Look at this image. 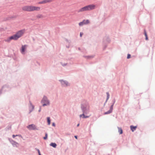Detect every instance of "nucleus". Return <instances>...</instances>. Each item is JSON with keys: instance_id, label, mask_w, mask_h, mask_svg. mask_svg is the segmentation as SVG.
I'll return each mask as SVG.
<instances>
[{"instance_id": "1", "label": "nucleus", "mask_w": 155, "mask_h": 155, "mask_svg": "<svg viewBox=\"0 0 155 155\" xmlns=\"http://www.w3.org/2000/svg\"><path fill=\"white\" fill-rule=\"evenodd\" d=\"M25 32V30H22L18 31L15 35L7 38L5 40V42H9L11 40H14L15 41L17 40L19 38L21 37Z\"/></svg>"}, {"instance_id": "2", "label": "nucleus", "mask_w": 155, "mask_h": 155, "mask_svg": "<svg viewBox=\"0 0 155 155\" xmlns=\"http://www.w3.org/2000/svg\"><path fill=\"white\" fill-rule=\"evenodd\" d=\"M96 5L94 4H91L81 8L78 11V12H84L87 11H90L95 8Z\"/></svg>"}, {"instance_id": "3", "label": "nucleus", "mask_w": 155, "mask_h": 155, "mask_svg": "<svg viewBox=\"0 0 155 155\" xmlns=\"http://www.w3.org/2000/svg\"><path fill=\"white\" fill-rule=\"evenodd\" d=\"M81 108L84 113L87 114L89 111V106L87 104L82 105Z\"/></svg>"}, {"instance_id": "4", "label": "nucleus", "mask_w": 155, "mask_h": 155, "mask_svg": "<svg viewBox=\"0 0 155 155\" xmlns=\"http://www.w3.org/2000/svg\"><path fill=\"white\" fill-rule=\"evenodd\" d=\"M41 102L43 106L48 105L49 104V101L48 100L47 97L45 96H44L43 97L41 101Z\"/></svg>"}, {"instance_id": "5", "label": "nucleus", "mask_w": 155, "mask_h": 155, "mask_svg": "<svg viewBox=\"0 0 155 155\" xmlns=\"http://www.w3.org/2000/svg\"><path fill=\"white\" fill-rule=\"evenodd\" d=\"M22 9L23 11L31 12V6H24L22 8Z\"/></svg>"}, {"instance_id": "6", "label": "nucleus", "mask_w": 155, "mask_h": 155, "mask_svg": "<svg viewBox=\"0 0 155 155\" xmlns=\"http://www.w3.org/2000/svg\"><path fill=\"white\" fill-rule=\"evenodd\" d=\"M27 45H22L21 47V48L20 50L21 53L23 54H25V51L27 48Z\"/></svg>"}, {"instance_id": "7", "label": "nucleus", "mask_w": 155, "mask_h": 155, "mask_svg": "<svg viewBox=\"0 0 155 155\" xmlns=\"http://www.w3.org/2000/svg\"><path fill=\"white\" fill-rule=\"evenodd\" d=\"M27 128L29 130H34L36 129V127L34 124L29 125L27 126Z\"/></svg>"}, {"instance_id": "8", "label": "nucleus", "mask_w": 155, "mask_h": 155, "mask_svg": "<svg viewBox=\"0 0 155 155\" xmlns=\"http://www.w3.org/2000/svg\"><path fill=\"white\" fill-rule=\"evenodd\" d=\"M41 9V8L39 7H36L31 6V11H39Z\"/></svg>"}, {"instance_id": "9", "label": "nucleus", "mask_w": 155, "mask_h": 155, "mask_svg": "<svg viewBox=\"0 0 155 155\" xmlns=\"http://www.w3.org/2000/svg\"><path fill=\"white\" fill-rule=\"evenodd\" d=\"M53 0H44L41 2H38V4H43L48 3L51 2Z\"/></svg>"}, {"instance_id": "10", "label": "nucleus", "mask_w": 155, "mask_h": 155, "mask_svg": "<svg viewBox=\"0 0 155 155\" xmlns=\"http://www.w3.org/2000/svg\"><path fill=\"white\" fill-rule=\"evenodd\" d=\"M112 109H113V105H112L110 109L108 111L105 112L104 113V114H110L112 112Z\"/></svg>"}, {"instance_id": "11", "label": "nucleus", "mask_w": 155, "mask_h": 155, "mask_svg": "<svg viewBox=\"0 0 155 155\" xmlns=\"http://www.w3.org/2000/svg\"><path fill=\"white\" fill-rule=\"evenodd\" d=\"M12 144L14 147H18L19 145V144L18 143L14 141H13V143H12Z\"/></svg>"}, {"instance_id": "12", "label": "nucleus", "mask_w": 155, "mask_h": 155, "mask_svg": "<svg viewBox=\"0 0 155 155\" xmlns=\"http://www.w3.org/2000/svg\"><path fill=\"white\" fill-rule=\"evenodd\" d=\"M61 83L64 86H67L68 85V83L66 81H61Z\"/></svg>"}, {"instance_id": "13", "label": "nucleus", "mask_w": 155, "mask_h": 155, "mask_svg": "<svg viewBox=\"0 0 155 155\" xmlns=\"http://www.w3.org/2000/svg\"><path fill=\"white\" fill-rule=\"evenodd\" d=\"M137 127V126H130L131 130H132V132H134L135 130Z\"/></svg>"}, {"instance_id": "14", "label": "nucleus", "mask_w": 155, "mask_h": 155, "mask_svg": "<svg viewBox=\"0 0 155 155\" xmlns=\"http://www.w3.org/2000/svg\"><path fill=\"white\" fill-rule=\"evenodd\" d=\"M85 113H83V114H81L80 115V117H83V118H87L89 117V116H85L84 114Z\"/></svg>"}, {"instance_id": "15", "label": "nucleus", "mask_w": 155, "mask_h": 155, "mask_svg": "<svg viewBox=\"0 0 155 155\" xmlns=\"http://www.w3.org/2000/svg\"><path fill=\"white\" fill-rule=\"evenodd\" d=\"M36 17L38 18H43V16L41 14H38L36 16Z\"/></svg>"}, {"instance_id": "16", "label": "nucleus", "mask_w": 155, "mask_h": 155, "mask_svg": "<svg viewBox=\"0 0 155 155\" xmlns=\"http://www.w3.org/2000/svg\"><path fill=\"white\" fill-rule=\"evenodd\" d=\"M118 132L120 134H122L123 133V130L120 127H118Z\"/></svg>"}, {"instance_id": "17", "label": "nucleus", "mask_w": 155, "mask_h": 155, "mask_svg": "<svg viewBox=\"0 0 155 155\" xmlns=\"http://www.w3.org/2000/svg\"><path fill=\"white\" fill-rule=\"evenodd\" d=\"M50 145L54 147L55 148L57 146V144L55 143H51L50 144Z\"/></svg>"}, {"instance_id": "18", "label": "nucleus", "mask_w": 155, "mask_h": 155, "mask_svg": "<svg viewBox=\"0 0 155 155\" xmlns=\"http://www.w3.org/2000/svg\"><path fill=\"white\" fill-rule=\"evenodd\" d=\"M12 136L13 138H14L15 137H17V136H18L19 137H21L22 138V136L21 135H13Z\"/></svg>"}, {"instance_id": "19", "label": "nucleus", "mask_w": 155, "mask_h": 155, "mask_svg": "<svg viewBox=\"0 0 155 155\" xmlns=\"http://www.w3.org/2000/svg\"><path fill=\"white\" fill-rule=\"evenodd\" d=\"M83 21H84V24H88L89 23V21L88 20H84Z\"/></svg>"}, {"instance_id": "20", "label": "nucleus", "mask_w": 155, "mask_h": 155, "mask_svg": "<svg viewBox=\"0 0 155 155\" xmlns=\"http://www.w3.org/2000/svg\"><path fill=\"white\" fill-rule=\"evenodd\" d=\"M84 21H83L82 22H80L79 24V25L80 26H81L84 25Z\"/></svg>"}, {"instance_id": "21", "label": "nucleus", "mask_w": 155, "mask_h": 155, "mask_svg": "<svg viewBox=\"0 0 155 155\" xmlns=\"http://www.w3.org/2000/svg\"><path fill=\"white\" fill-rule=\"evenodd\" d=\"M47 121L48 125H50V120L49 117H48L47 118Z\"/></svg>"}, {"instance_id": "22", "label": "nucleus", "mask_w": 155, "mask_h": 155, "mask_svg": "<svg viewBox=\"0 0 155 155\" xmlns=\"http://www.w3.org/2000/svg\"><path fill=\"white\" fill-rule=\"evenodd\" d=\"M30 108L32 110L31 111H32L34 108V106L32 105L31 104V106L30 107Z\"/></svg>"}, {"instance_id": "23", "label": "nucleus", "mask_w": 155, "mask_h": 155, "mask_svg": "<svg viewBox=\"0 0 155 155\" xmlns=\"http://www.w3.org/2000/svg\"><path fill=\"white\" fill-rule=\"evenodd\" d=\"M47 137H48V134L47 133H46L45 134V137H43V139H44V140H46L47 139Z\"/></svg>"}, {"instance_id": "24", "label": "nucleus", "mask_w": 155, "mask_h": 155, "mask_svg": "<svg viewBox=\"0 0 155 155\" xmlns=\"http://www.w3.org/2000/svg\"><path fill=\"white\" fill-rule=\"evenodd\" d=\"M107 100H108L109 97V94L108 92L107 93Z\"/></svg>"}, {"instance_id": "25", "label": "nucleus", "mask_w": 155, "mask_h": 155, "mask_svg": "<svg viewBox=\"0 0 155 155\" xmlns=\"http://www.w3.org/2000/svg\"><path fill=\"white\" fill-rule=\"evenodd\" d=\"M144 34L146 37H147V32L145 31V30H144Z\"/></svg>"}, {"instance_id": "26", "label": "nucleus", "mask_w": 155, "mask_h": 155, "mask_svg": "<svg viewBox=\"0 0 155 155\" xmlns=\"http://www.w3.org/2000/svg\"><path fill=\"white\" fill-rule=\"evenodd\" d=\"M130 55L129 54H127V59H129L130 58Z\"/></svg>"}, {"instance_id": "27", "label": "nucleus", "mask_w": 155, "mask_h": 155, "mask_svg": "<svg viewBox=\"0 0 155 155\" xmlns=\"http://www.w3.org/2000/svg\"><path fill=\"white\" fill-rule=\"evenodd\" d=\"M83 34V33H81V32L80 33V36L81 37H82V35Z\"/></svg>"}, {"instance_id": "28", "label": "nucleus", "mask_w": 155, "mask_h": 155, "mask_svg": "<svg viewBox=\"0 0 155 155\" xmlns=\"http://www.w3.org/2000/svg\"><path fill=\"white\" fill-rule=\"evenodd\" d=\"M38 154H39V155H41V153H40V151H39V150H38Z\"/></svg>"}, {"instance_id": "29", "label": "nucleus", "mask_w": 155, "mask_h": 155, "mask_svg": "<svg viewBox=\"0 0 155 155\" xmlns=\"http://www.w3.org/2000/svg\"><path fill=\"white\" fill-rule=\"evenodd\" d=\"M52 125L54 127L55 126V124L54 123H52Z\"/></svg>"}, {"instance_id": "30", "label": "nucleus", "mask_w": 155, "mask_h": 155, "mask_svg": "<svg viewBox=\"0 0 155 155\" xmlns=\"http://www.w3.org/2000/svg\"><path fill=\"white\" fill-rule=\"evenodd\" d=\"M146 40H148V36L146 37Z\"/></svg>"}, {"instance_id": "31", "label": "nucleus", "mask_w": 155, "mask_h": 155, "mask_svg": "<svg viewBox=\"0 0 155 155\" xmlns=\"http://www.w3.org/2000/svg\"><path fill=\"white\" fill-rule=\"evenodd\" d=\"M74 137L76 138V139H77V136H75Z\"/></svg>"}, {"instance_id": "32", "label": "nucleus", "mask_w": 155, "mask_h": 155, "mask_svg": "<svg viewBox=\"0 0 155 155\" xmlns=\"http://www.w3.org/2000/svg\"><path fill=\"white\" fill-rule=\"evenodd\" d=\"M41 111V108H40V109L39 110V112H40Z\"/></svg>"}, {"instance_id": "33", "label": "nucleus", "mask_w": 155, "mask_h": 155, "mask_svg": "<svg viewBox=\"0 0 155 155\" xmlns=\"http://www.w3.org/2000/svg\"><path fill=\"white\" fill-rule=\"evenodd\" d=\"M79 125V124H78L77 125V126H78V127Z\"/></svg>"}]
</instances>
